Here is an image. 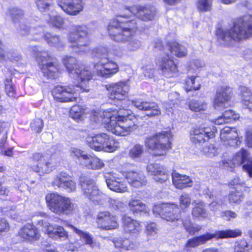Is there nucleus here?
Here are the masks:
<instances>
[{"instance_id":"obj_1","label":"nucleus","mask_w":252,"mask_h":252,"mask_svg":"<svg viewBox=\"0 0 252 252\" xmlns=\"http://www.w3.org/2000/svg\"><path fill=\"white\" fill-rule=\"evenodd\" d=\"M111 105L103 110H92L80 105L73 106L70 111L71 117L75 120H80L89 115L93 121L98 124H103L107 130L118 136H125L130 134L137 128L136 118L129 109L124 107Z\"/></svg>"},{"instance_id":"obj_2","label":"nucleus","mask_w":252,"mask_h":252,"mask_svg":"<svg viewBox=\"0 0 252 252\" xmlns=\"http://www.w3.org/2000/svg\"><path fill=\"white\" fill-rule=\"evenodd\" d=\"M63 62L67 70L76 74L78 84L76 85H58L52 91L54 98L61 102L77 101V95L81 92L89 91V82L92 79L93 73L89 67L79 66L76 59L71 56L63 58Z\"/></svg>"},{"instance_id":"obj_3","label":"nucleus","mask_w":252,"mask_h":252,"mask_svg":"<svg viewBox=\"0 0 252 252\" xmlns=\"http://www.w3.org/2000/svg\"><path fill=\"white\" fill-rule=\"evenodd\" d=\"M125 16L120 15L112 21L108 26L109 36L112 40L118 42L128 41L126 45L127 51H134L141 46L140 40L133 38L137 30L142 31L143 28L139 27V20H123Z\"/></svg>"},{"instance_id":"obj_4","label":"nucleus","mask_w":252,"mask_h":252,"mask_svg":"<svg viewBox=\"0 0 252 252\" xmlns=\"http://www.w3.org/2000/svg\"><path fill=\"white\" fill-rule=\"evenodd\" d=\"M216 34L219 41L224 43L231 39L239 41L252 37V16L246 15L238 19L230 30L218 29Z\"/></svg>"},{"instance_id":"obj_5","label":"nucleus","mask_w":252,"mask_h":252,"mask_svg":"<svg viewBox=\"0 0 252 252\" xmlns=\"http://www.w3.org/2000/svg\"><path fill=\"white\" fill-rule=\"evenodd\" d=\"M61 158L59 152L50 155L47 153L33 154L29 167L40 176L51 172L59 165Z\"/></svg>"},{"instance_id":"obj_6","label":"nucleus","mask_w":252,"mask_h":252,"mask_svg":"<svg viewBox=\"0 0 252 252\" xmlns=\"http://www.w3.org/2000/svg\"><path fill=\"white\" fill-rule=\"evenodd\" d=\"M241 235L242 232L239 229L218 230L216 231L214 233L207 232L203 235L189 239L185 245V249L187 252H191L193 251V249L205 244L213 238L219 239L235 238L240 236Z\"/></svg>"},{"instance_id":"obj_7","label":"nucleus","mask_w":252,"mask_h":252,"mask_svg":"<svg viewBox=\"0 0 252 252\" xmlns=\"http://www.w3.org/2000/svg\"><path fill=\"white\" fill-rule=\"evenodd\" d=\"M97 56L100 58L94 68V72L97 76L104 78H109L116 74L119 70L118 64L108 58L110 54L108 48L102 47L97 51Z\"/></svg>"},{"instance_id":"obj_8","label":"nucleus","mask_w":252,"mask_h":252,"mask_svg":"<svg viewBox=\"0 0 252 252\" xmlns=\"http://www.w3.org/2000/svg\"><path fill=\"white\" fill-rule=\"evenodd\" d=\"M89 146L96 151L113 152L119 147V143L105 133L91 134L86 138Z\"/></svg>"},{"instance_id":"obj_9","label":"nucleus","mask_w":252,"mask_h":252,"mask_svg":"<svg viewBox=\"0 0 252 252\" xmlns=\"http://www.w3.org/2000/svg\"><path fill=\"white\" fill-rule=\"evenodd\" d=\"M172 134L170 131H163L149 137L145 141L147 148L153 151L155 156H163L171 148Z\"/></svg>"},{"instance_id":"obj_10","label":"nucleus","mask_w":252,"mask_h":252,"mask_svg":"<svg viewBox=\"0 0 252 252\" xmlns=\"http://www.w3.org/2000/svg\"><path fill=\"white\" fill-rule=\"evenodd\" d=\"M68 39L73 52L81 54L89 50L90 39L85 27L75 26L69 33Z\"/></svg>"},{"instance_id":"obj_11","label":"nucleus","mask_w":252,"mask_h":252,"mask_svg":"<svg viewBox=\"0 0 252 252\" xmlns=\"http://www.w3.org/2000/svg\"><path fill=\"white\" fill-rule=\"evenodd\" d=\"M45 198L50 210L58 215L70 214L75 208V205L68 198L57 193L48 194Z\"/></svg>"},{"instance_id":"obj_12","label":"nucleus","mask_w":252,"mask_h":252,"mask_svg":"<svg viewBox=\"0 0 252 252\" xmlns=\"http://www.w3.org/2000/svg\"><path fill=\"white\" fill-rule=\"evenodd\" d=\"M153 211L154 214L167 221L178 220L181 218L180 208L174 203L157 204L153 207Z\"/></svg>"},{"instance_id":"obj_13","label":"nucleus","mask_w":252,"mask_h":252,"mask_svg":"<svg viewBox=\"0 0 252 252\" xmlns=\"http://www.w3.org/2000/svg\"><path fill=\"white\" fill-rule=\"evenodd\" d=\"M80 185L84 195L94 203L101 204L106 198V196L99 190L93 180L81 177Z\"/></svg>"},{"instance_id":"obj_14","label":"nucleus","mask_w":252,"mask_h":252,"mask_svg":"<svg viewBox=\"0 0 252 252\" xmlns=\"http://www.w3.org/2000/svg\"><path fill=\"white\" fill-rule=\"evenodd\" d=\"M32 56L37 58L40 69L45 76L49 78H54L59 70L58 65L50 62V57L45 56V53H41L39 57L36 47L30 48Z\"/></svg>"},{"instance_id":"obj_15","label":"nucleus","mask_w":252,"mask_h":252,"mask_svg":"<svg viewBox=\"0 0 252 252\" xmlns=\"http://www.w3.org/2000/svg\"><path fill=\"white\" fill-rule=\"evenodd\" d=\"M242 163H244L243 170L248 174L250 177L252 178V158L245 150L242 149L240 151L237 153L230 160V163L226 161L223 162L225 167L230 166L231 168Z\"/></svg>"},{"instance_id":"obj_16","label":"nucleus","mask_w":252,"mask_h":252,"mask_svg":"<svg viewBox=\"0 0 252 252\" xmlns=\"http://www.w3.org/2000/svg\"><path fill=\"white\" fill-rule=\"evenodd\" d=\"M216 128L214 126H200L194 127L190 131V140L195 144H202L215 136Z\"/></svg>"},{"instance_id":"obj_17","label":"nucleus","mask_w":252,"mask_h":252,"mask_svg":"<svg viewBox=\"0 0 252 252\" xmlns=\"http://www.w3.org/2000/svg\"><path fill=\"white\" fill-rule=\"evenodd\" d=\"M165 56H161L156 59V63L161 70L162 73L166 77H172L178 73L177 66L174 61L171 59L168 53Z\"/></svg>"},{"instance_id":"obj_18","label":"nucleus","mask_w":252,"mask_h":252,"mask_svg":"<svg viewBox=\"0 0 252 252\" xmlns=\"http://www.w3.org/2000/svg\"><path fill=\"white\" fill-rule=\"evenodd\" d=\"M118 218L108 211L99 212L97 216L96 223L98 228L106 230L116 229L119 226Z\"/></svg>"},{"instance_id":"obj_19","label":"nucleus","mask_w":252,"mask_h":252,"mask_svg":"<svg viewBox=\"0 0 252 252\" xmlns=\"http://www.w3.org/2000/svg\"><path fill=\"white\" fill-rule=\"evenodd\" d=\"M108 188L111 190L119 192H125L127 190L126 182L116 173L107 172L104 176Z\"/></svg>"},{"instance_id":"obj_20","label":"nucleus","mask_w":252,"mask_h":252,"mask_svg":"<svg viewBox=\"0 0 252 252\" xmlns=\"http://www.w3.org/2000/svg\"><path fill=\"white\" fill-rule=\"evenodd\" d=\"M231 90L226 85L218 87L216 97L214 101V107L215 109L222 110L227 107L230 100Z\"/></svg>"},{"instance_id":"obj_21","label":"nucleus","mask_w":252,"mask_h":252,"mask_svg":"<svg viewBox=\"0 0 252 252\" xmlns=\"http://www.w3.org/2000/svg\"><path fill=\"white\" fill-rule=\"evenodd\" d=\"M127 102L128 104L131 103L140 110L145 111L146 115L150 117L159 115L161 113L158 104L155 102L144 101L138 98L128 100Z\"/></svg>"},{"instance_id":"obj_22","label":"nucleus","mask_w":252,"mask_h":252,"mask_svg":"<svg viewBox=\"0 0 252 252\" xmlns=\"http://www.w3.org/2000/svg\"><path fill=\"white\" fill-rule=\"evenodd\" d=\"M220 138L222 144L226 146L235 147L239 146L242 141V137H239L236 129L229 127L221 130Z\"/></svg>"},{"instance_id":"obj_23","label":"nucleus","mask_w":252,"mask_h":252,"mask_svg":"<svg viewBox=\"0 0 252 252\" xmlns=\"http://www.w3.org/2000/svg\"><path fill=\"white\" fill-rule=\"evenodd\" d=\"M126 10L145 21L152 20L156 14L155 8L149 5H136L126 9Z\"/></svg>"},{"instance_id":"obj_24","label":"nucleus","mask_w":252,"mask_h":252,"mask_svg":"<svg viewBox=\"0 0 252 252\" xmlns=\"http://www.w3.org/2000/svg\"><path fill=\"white\" fill-rule=\"evenodd\" d=\"M106 89L109 97L111 99L123 100L129 91L128 86L124 82L111 84Z\"/></svg>"},{"instance_id":"obj_25","label":"nucleus","mask_w":252,"mask_h":252,"mask_svg":"<svg viewBox=\"0 0 252 252\" xmlns=\"http://www.w3.org/2000/svg\"><path fill=\"white\" fill-rule=\"evenodd\" d=\"M38 224L43 227L48 236L52 239H65L68 237L67 232L61 226L51 225L49 223L42 220H39Z\"/></svg>"},{"instance_id":"obj_26","label":"nucleus","mask_w":252,"mask_h":252,"mask_svg":"<svg viewBox=\"0 0 252 252\" xmlns=\"http://www.w3.org/2000/svg\"><path fill=\"white\" fill-rule=\"evenodd\" d=\"M7 15H9L14 23L20 22L21 24L18 25V32L21 35L25 36L28 35L30 32L32 34H37L34 29H29L27 25L22 24L21 21L23 20V11L17 8H12L8 10Z\"/></svg>"},{"instance_id":"obj_27","label":"nucleus","mask_w":252,"mask_h":252,"mask_svg":"<svg viewBox=\"0 0 252 252\" xmlns=\"http://www.w3.org/2000/svg\"><path fill=\"white\" fill-rule=\"evenodd\" d=\"M147 171L156 181L160 183L166 182L169 177L166 168L158 163L148 164L147 166Z\"/></svg>"},{"instance_id":"obj_28","label":"nucleus","mask_w":252,"mask_h":252,"mask_svg":"<svg viewBox=\"0 0 252 252\" xmlns=\"http://www.w3.org/2000/svg\"><path fill=\"white\" fill-rule=\"evenodd\" d=\"M58 3L64 12L73 15L78 14L84 7L82 0H58Z\"/></svg>"},{"instance_id":"obj_29","label":"nucleus","mask_w":252,"mask_h":252,"mask_svg":"<svg viewBox=\"0 0 252 252\" xmlns=\"http://www.w3.org/2000/svg\"><path fill=\"white\" fill-rule=\"evenodd\" d=\"M53 185L58 188H62L68 191H73L76 189V183L72 178L66 173L58 174L53 181Z\"/></svg>"},{"instance_id":"obj_30","label":"nucleus","mask_w":252,"mask_h":252,"mask_svg":"<svg viewBox=\"0 0 252 252\" xmlns=\"http://www.w3.org/2000/svg\"><path fill=\"white\" fill-rule=\"evenodd\" d=\"M122 221L124 231L126 234L136 236L142 230L143 227L141 223L129 217L124 216Z\"/></svg>"},{"instance_id":"obj_31","label":"nucleus","mask_w":252,"mask_h":252,"mask_svg":"<svg viewBox=\"0 0 252 252\" xmlns=\"http://www.w3.org/2000/svg\"><path fill=\"white\" fill-rule=\"evenodd\" d=\"M127 182L134 188H140L145 186L147 180L145 176L141 172L129 171L123 173Z\"/></svg>"},{"instance_id":"obj_32","label":"nucleus","mask_w":252,"mask_h":252,"mask_svg":"<svg viewBox=\"0 0 252 252\" xmlns=\"http://www.w3.org/2000/svg\"><path fill=\"white\" fill-rule=\"evenodd\" d=\"M172 179L173 185L178 189H182L192 185V181L189 176L176 172L172 173Z\"/></svg>"},{"instance_id":"obj_33","label":"nucleus","mask_w":252,"mask_h":252,"mask_svg":"<svg viewBox=\"0 0 252 252\" xmlns=\"http://www.w3.org/2000/svg\"><path fill=\"white\" fill-rule=\"evenodd\" d=\"M19 235L23 239L26 240H36L39 237L37 229L30 223L26 224L19 231Z\"/></svg>"},{"instance_id":"obj_34","label":"nucleus","mask_w":252,"mask_h":252,"mask_svg":"<svg viewBox=\"0 0 252 252\" xmlns=\"http://www.w3.org/2000/svg\"><path fill=\"white\" fill-rule=\"evenodd\" d=\"M193 207L192 215L194 218L202 220L208 217V213L205 208L204 203L200 200H195L192 203Z\"/></svg>"},{"instance_id":"obj_35","label":"nucleus","mask_w":252,"mask_h":252,"mask_svg":"<svg viewBox=\"0 0 252 252\" xmlns=\"http://www.w3.org/2000/svg\"><path fill=\"white\" fill-rule=\"evenodd\" d=\"M83 158L85 161L83 163V165L90 169H99L105 165L104 162L97 157L88 155V156L84 157Z\"/></svg>"},{"instance_id":"obj_36","label":"nucleus","mask_w":252,"mask_h":252,"mask_svg":"<svg viewBox=\"0 0 252 252\" xmlns=\"http://www.w3.org/2000/svg\"><path fill=\"white\" fill-rule=\"evenodd\" d=\"M241 97V102L246 109L252 110V93L250 89L245 86L239 88Z\"/></svg>"},{"instance_id":"obj_37","label":"nucleus","mask_w":252,"mask_h":252,"mask_svg":"<svg viewBox=\"0 0 252 252\" xmlns=\"http://www.w3.org/2000/svg\"><path fill=\"white\" fill-rule=\"evenodd\" d=\"M128 207L130 210L135 215L142 213H148L149 211L146 205L139 199H131L130 200Z\"/></svg>"},{"instance_id":"obj_38","label":"nucleus","mask_w":252,"mask_h":252,"mask_svg":"<svg viewBox=\"0 0 252 252\" xmlns=\"http://www.w3.org/2000/svg\"><path fill=\"white\" fill-rule=\"evenodd\" d=\"M166 48L172 55L177 57H183L187 54L186 48L175 41L168 43ZM165 49L166 47H164L163 50Z\"/></svg>"},{"instance_id":"obj_39","label":"nucleus","mask_w":252,"mask_h":252,"mask_svg":"<svg viewBox=\"0 0 252 252\" xmlns=\"http://www.w3.org/2000/svg\"><path fill=\"white\" fill-rule=\"evenodd\" d=\"M201 87V79L198 76L189 75L185 80L184 88L187 92L198 90Z\"/></svg>"},{"instance_id":"obj_40","label":"nucleus","mask_w":252,"mask_h":252,"mask_svg":"<svg viewBox=\"0 0 252 252\" xmlns=\"http://www.w3.org/2000/svg\"><path fill=\"white\" fill-rule=\"evenodd\" d=\"M69 226L80 237L82 240L84 241L86 244L89 245L91 248H94L99 246L98 244L93 240L92 237L89 233L79 230L72 225H69Z\"/></svg>"},{"instance_id":"obj_41","label":"nucleus","mask_w":252,"mask_h":252,"mask_svg":"<svg viewBox=\"0 0 252 252\" xmlns=\"http://www.w3.org/2000/svg\"><path fill=\"white\" fill-rule=\"evenodd\" d=\"M239 118L238 114L235 113L233 111L228 110L225 111L220 117L213 121V122L217 125H222L227 123L232 120H236Z\"/></svg>"},{"instance_id":"obj_42","label":"nucleus","mask_w":252,"mask_h":252,"mask_svg":"<svg viewBox=\"0 0 252 252\" xmlns=\"http://www.w3.org/2000/svg\"><path fill=\"white\" fill-rule=\"evenodd\" d=\"M189 109L195 112H202L205 111L208 108L207 103L201 99H193L189 102Z\"/></svg>"},{"instance_id":"obj_43","label":"nucleus","mask_w":252,"mask_h":252,"mask_svg":"<svg viewBox=\"0 0 252 252\" xmlns=\"http://www.w3.org/2000/svg\"><path fill=\"white\" fill-rule=\"evenodd\" d=\"M113 243L116 248L125 250H132L135 248V244L129 239L118 238L114 240Z\"/></svg>"},{"instance_id":"obj_44","label":"nucleus","mask_w":252,"mask_h":252,"mask_svg":"<svg viewBox=\"0 0 252 252\" xmlns=\"http://www.w3.org/2000/svg\"><path fill=\"white\" fill-rule=\"evenodd\" d=\"M234 252H250L252 251V245L248 244L244 239L238 240L235 243L234 246Z\"/></svg>"},{"instance_id":"obj_45","label":"nucleus","mask_w":252,"mask_h":252,"mask_svg":"<svg viewBox=\"0 0 252 252\" xmlns=\"http://www.w3.org/2000/svg\"><path fill=\"white\" fill-rule=\"evenodd\" d=\"M245 189H231L228 195V200L230 203L238 204L242 201L244 195L242 193Z\"/></svg>"},{"instance_id":"obj_46","label":"nucleus","mask_w":252,"mask_h":252,"mask_svg":"<svg viewBox=\"0 0 252 252\" xmlns=\"http://www.w3.org/2000/svg\"><path fill=\"white\" fill-rule=\"evenodd\" d=\"M177 97L178 94L176 93H171L169 95L168 101L163 103V108L166 111L168 115H169V113H173V108L175 107L176 104V99L177 98Z\"/></svg>"},{"instance_id":"obj_47","label":"nucleus","mask_w":252,"mask_h":252,"mask_svg":"<svg viewBox=\"0 0 252 252\" xmlns=\"http://www.w3.org/2000/svg\"><path fill=\"white\" fill-rule=\"evenodd\" d=\"M144 153V147L139 144L134 145L129 150L128 156L133 159L139 158Z\"/></svg>"},{"instance_id":"obj_48","label":"nucleus","mask_w":252,"mask_h":252,"mask_svg":"<svg viewBox=\"0 0 252 252\" xmlns=\"http://www.w3.org/2000/svg\"><path fill=\"white\" fill-rule=\"evenodd\" d=\"M10 76L6 78L4 81L5 91L8 96L13 97L16 95V90L15 86L12 81L10 73Z\"/></svg>"},{"instance_id":"obj_49","label":"nucleus","mask_w":252,"mask_h":252,"mask_svg":"<svg viewBox=\"0 0 252 252\" xmlns=\"http://www.w3.org/2000/svg\"><path fill=\"white\" fill-rule=\"evenodd\" d=\"M183 224L186 231L190 235H194L195 233L199 232L202 229L201 226L191 223L189 220L183 221Z\"/></svg>"},{"instance_id":"obj_50","label":"nucleus","mask_w":252,"mask_h":252,"mask_svg":"<svg viewBox=\"0 0 252 252\" xmlns=\"http://www.w3.org/2000/svg\"><path fill=\"white\" fill-rule=\"evenodd\" d=\"M213 0H197L196 5L199 11L207 12L211 10Z\"/></svg>"},{"instance_id":"obj_51","label":"nucleus","mask_w":252,"mask_h":252,"mask_svg":"<svg viewBox=\"0 0 252 252\" xmlns=\"http://www.w3.org/2000/svg\"><path fill=\"white\" fill-rule=\"evenodd\" d=\"M179 201L180 210L186 211L190 205L191 197L189 194L184 193L180 196Z\"/></svg>"},{"instance_id":"obj_52","label":"nucleus","mask_w":252,"mask_h":252,"mask_svg":"<svg viewBox=\"0 0 252 252\" xmlns=\"http://www.w3.org/2000/svg\"><path fill=\"white\" fill-rule=\"evenodd\" d=\"M45 39L50 46L59 48L62 46L61 40L58 36L52 35L50 33L44 35Z\"/></svg>"},{"instance_id":"obj_53","label":"nucleus","mask_w":252,"mask_h":252,"mask_svg":"<svg viewBox=\"0 0 252 252\" xmlns=\"http://www.w3.org/2000/svg\"><path fill=\"white\" fill-rule=\"evenodd\" d=\"M71 156L72 157H75L78 159V161L80 164L83 165V163L85 161L83 158L84 157L88 156V154L85 153L78 149L75 148H72L70 149Z\"/></svg>"},{"instance_id":"obj_54","label":"nucleus","mask_w":252,"mask_h":252,"mask_svg":"<svg viewBox=\"0 0 252 252\" xmlns=\"http://www.w3.org/2000/svg\"><path fill=\"white\" fill-rule=\"evenodd\" d=\"M47 20L49 23L57 28H61L62 27L63 19L59 16L55 15L53 13L52 15H50L49 19Z\"/></svg>"},{"instance_id":"obj_55","label":"nucleus","mask_w":252,"mask_h":252,"mask_svg":"<svg viewBox=\"0 0 252 252\" xmlns=\"http://www.w3.org/2000/svg\"><path fill=\"white\" fill-rule=\"evenodd\" d=\"M231 189H245L246 187L245 184L240 181L238 177L234 178L229 184Z\"/></svg>"},{"instance_id":"obj_56","label":"nucleus","mask_w":252,"mask_h":252,"mask_svg":"<svg viewBox=\"0 0 252 252\" xmlns=\"http://www.w3.org/2000/svg\"><path fill=\"white\" fill-rule=\"evenodd\" d=\"M107 202L110 206L114 209L122 210L124 208V203L119 199L107 198Z\"/></svg>"},{"instance_id":"obj_57","label":"nucleus","mask_w":252,"mask_h":252,"mask_svg":"<svg viewBox=\"0 0 252 252\" xmlns=\"http://www.w3.org/2000/svg\"><path fill=\"white\" fill-rule=\"evenodd\" d=\"M31 127L35 132H40L43 127L42 120L39 118L34 119L31 124Z\"/></svg>"},{"instance_id":"obj_58","label":"nucleus","mask_w":252,"mask_h":252,"mask_svg":"<svg viewBox=\"0 0 252 252\" xmlns=\"http://www.w3.org/2000/svg\"><path fill=\"white\" fill-rule=\"evenodd\" d=\"M35 1L37 6L41 11L49 9L52 3V0H35Z\"/></svg>"},{"instance_id":"obj_59","label":"nucleus","mask_w":252,"mask_h":252,"mask_svg":"<svg viewBox=\"0 0 252 252\" xmlns=\"http://www.w3.org/2000/svg\"><path fill=\"white\" fill-rule=\"evenodd\" d=\"M202 152L206 156L212 157L216 155L217 150L213 145L210 144L208 146L204 147Z\"/></svg>"},{"instance_id":"obj_60","label":"nucleus","mask_w":252,"mask_h":252,"mask_svg":"<svg viewBox=\"0 0 252 252\" xmlns=\"http://www.w3.org/2000/svg\"><path fill=\"white\" fill-rule=\"evenodd\" d=\"M146 233L149 236H155L158 232L157 224L155 222H150L146 226Z\"/></svg>"},{"instance_id":"obj_61","label":"nucleus","mask_w":252,"mask_h":252,"mask_svg":"<svg viewBox=\"0 0 252 252\" xmlns=\"http://www.w3.org/2000/svg\"><path fill=\"white\" fill-rule=\"evenodd\" d=\"M143 74L145 77L152 78L154 77V69L150 64H146L142 67Z\"/></svg>"},{"instance_id":"obj_62","label":"nucleus","mask_w":252,"mask_h":252,"mask_svg":"<svg viewBox=\"0 0 252 252\" xmlns=\"http://www.w3.org/2000/svg\"><path fill=\"white\" fill-rule=\"evenodd\" d=\"M222 203V202L221 200H218V199H216L215 200H214L210 203L209 205L210 209L212 211L215 212L220 209Z\"/></svg>"},{"instance_id":"obj_63","label":"nucleus","mask_w":252,"mask_h":252,"mask_svg":"<svg viewBox=\"0 0 252 252\" xmlns=\"http://www.w3.org/2000/svg\"><path fill=\"white\" fill-rule=\"evenodd\" d=\"M221 216L222 217H226L227 220H229L230 219L236 218L237 216V214L232 211H226L221 213Z\"/></svg>"},{"instance_id":"obj_64","label":"nucleus","mask_w":252,"mask_h":252,"mask_svg":"<svg viewBox=\"0 0 252 252\" xmlns=\"http://www.w3.org/2000/svg\"><path fill=\"white\" fill-rule=\"evenodd\" d=\"M246 142L249 147H252V130H249L246 133Z\"/></svg>"}]
</instances>
